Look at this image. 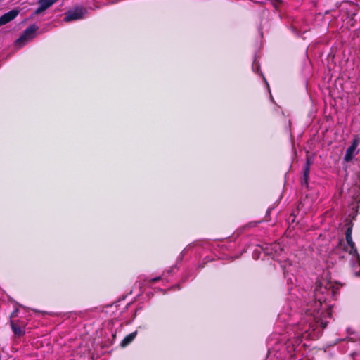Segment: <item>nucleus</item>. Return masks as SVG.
Masks as SVG:
<instances>
[{
	"label": "nucleus",
	"instance_id": "f257e3e1",
	"mask_svg": "<svg viewBox=\"0 0 360 360\" xmlns=\"http://www.w3.org/2000/svg\"><path fill=\"white\" fill-rule=\"evenodd\" d=\"M331 290L333 295L336 293V290L338 288L335 287L332 283H327L325 286L323 285L321 283L316 282V287L314 290V297L315 300V304L317 307L321 306L323 302L326 301V297L323 295L325 292H328L329 290Z\"/></svg>",
	"mask_w": 360,
	"mask_h": 360
},
{
	"label": "nucleus",
	"instance_id": "f03ea898",
	"mask_svg": "<svg viewBox=\"0 0 360 360\" xmlns=\"http://www.w3.org/2000/svg\"><path fill=\"white\" fill-rule=\"evenodd\" d=\"M38 27L35 24H32L27 27L20 35V37L15 41V43L20 46L25 45L36 37V31Z\"/></svg>",
	"mask_w": 360,
	"mask_h": 360
},
{
	"label": "nucleus",
	"instance_id": "7ed1b4c3",
	"mask_svg": "<svg viewBox=\"0 0 360 360\" xmlns=\"http://www.w3.org/2000/svg\"><path fill=\"white\" fill-rule=\"evenodd\" d=\"M86 11L82 7H76L73 9L69 10L63 19L65 22H71L82 19L85 15Z\"/></svg>",
	"mask_w": 360,
	"mask_h": 360
},
{
	"label": "nucleus",
	"instance_id": "20e7f679",
	"mask_svg": "<svg viewBox=\"0 0 360 360\" xmlns=\"http://www.w3.org/2000/svg\"><path fill=\"white\" fill-rule=\"evenodd\" d=\"M360 140L358 137H355L352 142L351 146L347 149L344 160L347 162H350L354 156L358 153L356 148L359 144Z\"/></svg>",
	"mask_w": 360,
	"mask_h": 360
},
{
	"label": "nucleus",
	"instance_id": "39448f33",
	"mask_svg": "<svg viewBox=\"0 0 360 360\" xmlns=\"http://www.w3.org/2000/svg\"><path fill=\"white\" fill-rule=\"evenodd\" d=\"M19 13L18 9H13L0 17V26L7 24L15 19Z\"/></svg>",
	"mask_w": 360,
	"mask_h": 360
},
{
	"label": "nucleus",
	"instance_id": "423d86ee",
	"mask_svg": "<svg viewBox=\"0 0 360 360\" xmlns=\"http://www.w3.org/2000/svg\"><path fill=\"white\" fill-rule=\"evenodd\" d=\"M58 0H39V7L35 10L32 16L34 15L39 14L49 8H50L53 4H55Z\"/></svg>",
	"mask_w": 360,
	"mask_h": 360
},
{
	"label": "nucleus",
	"instance_id": "0eeeda50",
	"mask_svg": "<svg viewBox=\"0 0 360 360\" xmlns=\"http://www.w3.org/2000/svg\"><path fill=\"white\" fill-rule=\"evenodd\" d=\"M310 161L309 159L307 160L304 167L303 168V178L302 180V186L308 187L309 185V172H310Z\"/></svg>",
	"mask_w": 360,
	"mask_h": 360
},
{
	"label": "nucleus",
	"instance_id": "6e6552de",
	"mask_svg": "<svg viewBox=\"0 0 360 360\" xmlns=\"http://www.w3.org/2000/svg\"><path fill=\"white\" fill-rule=\"evenodd\" d=\"M347 243L350 248L349 250L348 251L350 255H356L358 262L360 264V255L357 252V248L356 247L354 242L352 240H351L347 241Z\"/></svg>",
	"mask_w": 360,
	"mask_h": 360
},
{
	"label": "nucleus",
	"instance_id": "1a4fd4ad",
	"mask_svg": "<svg viewBox=\"0 0 360 360\" xmlns=\"http://www.w3.org/2000/svg\"><path fill=\"white\" fill-rule=\"evenodd\" d=\"M10 325H11V329H12L13 333L15 334V335L20 337L25 333V331L22 328L18 326L13 321H11Z\"/></svg>",
	"mask_w": 360,
	"mask_h": 360
},
{
	"label": "nucleus",
	"instance_id": "9d476101",
	"mask_svg": "<svg viewBox=\"0 0 360 360\" xmlns=\"http://www.w3.org/2000/svg\"><path fill=\"white\" fill-rule=\"evenodd\" d=\"M137 335V332H133L129 334H128L122 341L121 346L122 347H126L128 345L130 342H131L134 338H136Z\"/></svg>",
	"mask_w": 360,
	"mask_h": 360
},
{
	"label": "nucleus",
	"instance_id": "9b49d317",
	"mask_svg": "<svg viewBox=\"0 0 360 360\" xmlns=\"http://www.w3.org/2000/svg\"><path fill=\"white\" fill-rule=\"evenodd\" d=\"M352 228H353V223L352 221H350L348 224V226H347L346 232H345L346 241L352 240Z\"/></svg>",
	"mask_w": 360,
	"mask_h": 360
},
{
	"label": "nucleus",
	"instance_id": "f8f14e48",
	"mask_svg": "<svg viewBox=\"0 0 360 360\" xmlns=\"http://www.w3.org/2000/svg\"><path fill=\"white\" fill-rule=\"evenodd\" d=\"M160 279V277L158 276V277H155V278H152L150 280V281L153 283V282H156V281H159Z\"/></svg>",
	"mask_w": 360,
	"mask_h": 360
},
{
	"label": "nucleus",
	"instance_id": "ddd939ff",
	"mask_svg": "<svg viewBox=\"0 0 360 360\" xmlns=\"http://www.w3.org/2000/svg\"><path fill=\"white\" fill-rule=\"evenodd\" d=\"M321 324L322 328H325L327 326L326 323L321 322Z\"/></svg>",
	"mask_w": 360,
	"mask_h": 360
},
{
	"label": "nucleus",
	"instance_id": "4468645a",
	"mask_svg": "<svg viewBox=\"0 0 360 360\" xmlns=\"http://www.w3.org/2000/svg\"><path fill=\"white\" fill-rule=\"evenodd\" d=\"M18 309H15V311L13 312L15 314H17Z\"/></svg>",
	"mask_w": 360,
	"mask_h": 360
},
{
	"label": "nucleus",
	"instance_id": "2eb2a0df",
	"mask_svg": "<svg viewBox=\"0 0 360 360\" xmlns=\"http://www.w3.org/2000/svg\"><path fill=\"white\" fill-rule=\"evenodd\" d=\"M18 309H15V311L13 312L15 314H17Z\"/></svg>",
	"mask_w": 360,
	"mask_h": 360
}]
</instances>
